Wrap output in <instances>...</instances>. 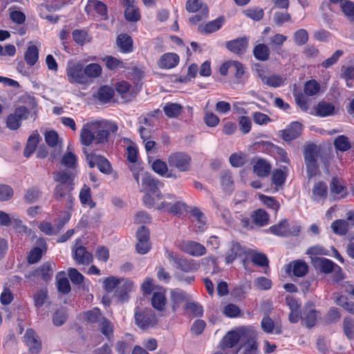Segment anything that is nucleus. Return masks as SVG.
Listing matches in <instances>:
<instances>
[{
  "label": "nucleus",
  "instance_id": "f257e3e1",
  "mask_svg": "<svg viewBox=\"0 0 354 354\" xmlns=\"http://www.w3.org/2000/svg\"><path fill=\"white\" fill-rule=\"evenodd\" d=\"M118 125L108 120H98L87 122L83 125L80 132V142L83 145H95L102 147L108 144L111 133H115Z\"/></svg>",
  "mask_w": 354,
  "mask_h": 354
},
{
  "label": "nucleus",
  "instance_id": "f03ea898",
  "mask_svg": "<svg viewBox=\"0 0 354 354\" xmlns=\"http://www.w3.org/2000/svg\"><path fill=\"white\" fill-rule=\"evenodd\" d=\"M185 8L189 12L196 13L189 19V21L192 24L196 25L206 20L208 17L209 9L203 0H187Z\"/></svg>",
  "mask_w": 354,
  "mask_h": 354
},
{
  "label": "nucleus",
  "instance_id": "7ed1b4c3",
  "mask_svg": "<svg viewBox=\"0 0 354 354\" xmlns=\"http://www.w3.org/2000/svg\"><path fill=\"white\" fill-rule=\"evenodd\" d=\"M135 324L142 330H147L153 326L157 322L154 312L148 308L137 307L134 314Z\"/></svg>",
  "mask_w": 354,
  "mask_h": 354
},
{
  "label": "nucleus",
  "instance_id": "20e7f679",
  "mask_svg": "<svg viewBox=\"0 0 354 354\" xmlns=\"http://www.w3.org/2000/svg\"><path fill=\"white\" fill-rule=\"evenodd\" d=\"M167 162L170 167L176 168L180 172H187L191 169L192 158L185 152L176 151L169 155Z\"/></svg>",
  "mask_w": 354,
  "mask_h": 354
},
{
  "label": "nucleus",
  "instance_id": "39448f33",
  "mask_svg": "<svg viewBox=\"0 0 354 354\" xmlns=\"http://www.w3.org/2000/svg\"><path fill=\"white\" fill-rule=\"evenodd\" d=\"M167 258L169 261H173L176 269L184 272H193L198 270L200 268V263L194 259H187L180 257L178 254L166 251Z\"/></svg>",
  "mask_w": 354,
  "mask_h": 354
},
{
  "label": "nucleus",
  "instance_id": "423d86ee",
  "mask_svg": "<svg viewBox=\"0 0 354 354\" xmlns=\"http://www.w3.org/2000/svg\"><path fill=\"white\" fill-rule=\"evenodd\" d=\"M66 72L68 81L71 84H84L88 82L84 75V65L80 62L68 63Z\"/></svg>",
  "mask_w": 354,
  "mask_h": 354
},
{
  "label": "nucleus",
  "instance_id": "0eeeda50",
  "mask_svg": "<svg viewBox=\"0 0 354 354\" xmlns=\"http://www.w3.org/2000/svg\"><path fill=\"white\" fill-rule=\"evenodd\" d=\"M30 111L24 106H20L15 109L13 113L8 115L6 119V127L10 130L18 129L21 124V120L28 118Z\"/></svg>",
  "mask_w": 354,
  "mask_h": 354
},
{
  "label": "nucleus",
  "instance_id": "6e6552de",
  "mask_svg": "<svg viewBox=\"0 0 354 354\" xmlns=\"http://www.w3.org/2000/svg\"><path fill=\"white\" fill-rule=\"evenodd\" d=\"M74 186L57 184L53 190V198L57 201H66V207L71 210L73 206L74 198L71 194Z\"/></svg>",
  "mask_w": 354,
  "mask_h": 354
},
{
  "label": "nucleus",
  "instance_id": "1a4fd4ad",
  "mask_svg": "<svg viewBox=\"0 0 354 354\" xmlns=\"http://www.w3.org/2000/svg\"><path fill=\"white\" fill-rule=\"evenodd\" d=\"M83 151L86 155V159L91 168L97 166L101 172L104 174L111 173V166L106 158L102 156L87 153L85 149H84Z\"/></svg>",
  "mask_w": 354,
  "mask_h": 354
},
{
  "label": "nucleus",
  "instance_id": "9d476101",
  "mask_svg": "<svg viewBox=\"0 0 354 354\" xmlns=\"http://www.w3.org/2000/svg\"><path fill=\"white\" fill-rule=\"evenodd\" d=\"M269 230L273 234L286 236L297 235L300 231V227L297 225L290 227L288 220L283 219L279 223L271 226Z\"/></svg>",
  "mask_w": 354,
  "mask_h": 354
},
{
  "label": "nucleus",
  "instance_id": "9b49d317",
  "mask_svg": "<svg viewBox=\"0 0 354 354\" xmlns=\"http://www.w3.org/2000/svg\"><path fill=\"white\" fill-rule=\"evenodd\" d=\"M142 185L145 189L151 192L158 199L162 198V194L158 190L163 187V183L153 177L149 174H145L142 180Z\"/></svg>",
  "mask_w": 354,
  "mask_h": 354
},
{
  "label": "nucleus",
  "instance_id": "f8f14e48",
  "mask_svg": "<svg viewBox=\"0 0 354 354\" xmlns=\"http://www.w3.org/2000/svg\"><path fill=\"white\" fill-rule=\"evenodd\" d=\"M180 250L193 257H201L205 254L207 252L204 245L193 241L183 242L180 245Z\"/></svg>",
  "mask_w": 354,
  "mask_h": 354
},
{
  "label": "nucleus",
  "instance_id": "ddd939ff",
  "mask_svg": "<svg viewBox=\"0 0 354 354\" xmlns=\"http://www.w3.org/2000/svg\"><path fill=\"white\" fill-rule=\"evenodd\" d=\"M80 240H77L73 248V258L78 264L88 265L93 261V255L82 245L78 246Z\"/></svg>",
  "mask_w": 354,
  "mask_h": 354
},
{
  "label": "nucleus",
  "instance_id": "4468645a",
  "mask_svg": "<svg viewBox=\"0 0 354 354\" xmlns=\"http://www.w3.org/2000/svg\"><path fill=\"white\" fill-rule=\"evenodd\" d=\"M248 46V39L246 37H239L238 39L227 41L225 47L231 52L241 55L247 50Z\"/></svg>",
  "mask_w": 354,
  "mask_h": 354
},
{
  "label": "nucleus",
  "instance_id": "2eb2a0df",
  "mask_svg": "<svg viewBox=\"0 0 354 354\" xmlns=\"http://www.w3.org/2000/svg\"><path fill=\"white\" fill-rule=\"evenodd\" d=\"M24 337L30 352L32 354H38L41 351V344L35 332L32 329H28Z\"/></svg>",
  "mask_w": 354,
  "mask_h": 354
},
{
  "label": "nucleus",
  "instance_id": "dca6fc26",
  "mask_svg": "<svg viewBox=\"0 0 354 354\" xmlns=\"http://www.w3.org/2000/svg\"><path fill=\"white\" fill-rule=\"evenodd\" d=\"M53 180L57 184L75 185V174L69 169H61L53 172Z\"/></svg>",
  "mask_w": 354,
  "mask_h": 354
},
{
  "label": "nucleus",
  "instance_id": "f3484780",
  "mask_svg": "<svg viewBox=\"0 0 354 354\" xmlns=\"http://www.w3.org/2000/svg\"><path fill=\"white\" fill-rule=\"evenodd\" d=\"M39 246L33 248L28 255V262L34 264L39 261L43 254L46 252V243L43 239H40L37 241Z\"/></svg>",
  "mask_w": 354,
  "mask_h": 354
},
{
  "label": "nucleus",
  "instance_id": "a211bd4d",
  "mask_svg": "<svg viewBox=\"0 0 354 354\" xmlns=\"http://www.w3.org/2000/svg\"><path fill=\"white\" fill-rule=\"evenodd\" d=\"M179 62V56L174 53H167L163 54L158 63L160 68L170 69L178 65Z\"/></svg>",
  "mask_w": 354,
  "mask_h": 354
},
{
  "label": "nucleus",
  "instance_id": "6ab92c4d",
  "mask_svg": "<svg viewBox=\"0 0 354 354\" xmlns=\"http://www.w3.org/2000/svg\"><path fill=\"white\" fill-rule=\"evenodd\" d=\"M302 125L298 122L291 123L282 131V138L286 141H291L298 138L301 133Z\"/></svg>",
  "mask_w": 354,
  "mask_h": 354
},
{
  "label": "nucleus",
  "instance_id": "aec40b11",
  "mask_svg": "<svg viewBox=\"0 0 354 354\" xmlns=\"http://www.w3.org/2000/svg\"><path fill=\"white\" fill-rule=\"evenodd\" d=\"M245 255L250 257L252 262L258 266H268V259L263 253L248 248V250H245Z\"/></svg>",
  "mask_w": 354,
  "mask_h": 354
},
{
  "label": "nucleus",
  "instance_id": "412c9836",
  "mask_svg": "<svg viewBox=\"0 0 354 354\" xmlns=\"http://www.w3.org/2000/svg\"><path fill=\"white\" fill-rule=\"evenodd\" d=\"M291 269L295 276L301 277L308 272V266L305 261L297 260L289 263L287 272H290Z\"/></svg>",
  "mask_w": 354,
  "mask_h": 354
},
{
  "label": "nucleus",
  "instance_id": "4be33fe9",
  "mask_svg": "<svg viewBox=\"0 0 354 354\" xmlns=\"http://www.w3.org/2000/svg\"><path fill=\"white\" fill-rule=\"evenodd\" d=\"M223 23V18L219 17L215 20L211 21L205 25L200 24L198 26V30L201 33L210 34L219 30Z\"/></svg>",
  "mask_w": 354,
  "mask_h": 354
},
{
  "label": "nucleus",
  "instance_id": "5701e85b",
  "mask_svg": "<svg viewBox=\"0 0 354 354\" xmlns=\"http://www.w3.org/2000/svg\"><path fill=\"white\" fill-rule=\"evenodd\" d=\"M328 187L325 183L318 182L314 185L313 188V198L316 202L324 200L327 197Z\"/></svg>",
  "mask_w": 354,
  "mask_h": 354
},
{
  "label": "nucleus",
  "instance_id": "b1692460",
  "mask_svg": "<svg viewBox=\"0 0 354 354\" xmlns=\"http://www.w3.org/2000/svg\"><path fill=\"white\" fill-rule=\"evenodd\" d=\"M317 313L315 309H307L304 310L302 315H301V319L302 323L308 328H312L317 322Z\"/></svg>",
  "mask_w": 354,
  "mask_h": 354
},
{
  "label": "nucleus",
  "instance_id": "393cba45",
  "mask_svg": "<svg viewBox=\"0 0 354 354\" xmlns=\"http://www.w3.org/2000/svg\"><path fill=\"white\" fill-rule=\"evenodd\" d=\"M315 111L317 115L320 117H326L333 115L335 113V107L330 102L322 101L317 105Z\"/></svg>",
  "mask_w": 354,
  "mask_h": 354
},
{
  "label": "nucleus",
  "instance_id": "a878e982",
  "mask_svg": "<svg viewBox=\"0 0 354 354\" xmlns=\"http://www.w3.org/2000/svg\"><path fill=\"white\" fill-rule=\"evenodd\" d=\"M315 265L322 272L330 273L336 268L335 263L331 260L323 257H317L315 259Z\"/></svg>",
  "mask_w": 354,
  "mask_h": 354
},
{
  "label": "nucleus",
  "instance_id": "bb28decb",
  "mask_svg": "<svg viewBox=\"0 0 354 354\" xmlns=\"http://www.w3.org/2000/svg\"><path fill=\"white\" fill-rule=\"evenodd\" d=\"M270 50L265 44H259L253 49L254 57L259 61L266 62L270 58Z\"/></svg>",
  "mask_w": 354,
  "mask_h": 354
},
{
  "label": "nucleus",
  "instance_id": "cd10ccee",
  "mask_svg": "<svg viewBox=\"0 0 354 354\" xmlns=\"http://www.w3.org/2000/svg\"><path fill=\"white\" fill-rule=\"evenodd\" d=\"M98 328L101 333L111 342L113 338V324L106 317L101 319L98 324Z\"/></svg>",
  "mask_w": 354,
  "mask_h": 354
},
{
  "label": "nucleus",
  "instance_id": "c85d7f7f",
  "mask_svg": "<svg viewBox=\"0 0 354 354\" xmlns=\"http://www.w3.org/2000/svg\"><path fill=\"white\" fill-rule=\"evenodd\" d=\"M254 172L260 177L268 176L271 170L270 165L263 159H259L253 166Z\"/></svg>",
  "mask_w": 354,
  "mask_h": 354
},
{
  "label": "nucleus",
  "instance_id": "c756f323",
  "mask_svg": "<svg viewBox=\"0 0 354 354\" xmlns=\"http://www.w3.org/2000/svg\"><path fill=\"white\" fill-rule=\"evenodd\" d=\"M53 266H55L54 263H44L35 271V275L41 276L44 281H49L53 274Z\"/></svg>",
  "mask_w": 354,
  "mask_h": 354
},
{
  "label": "nucleus",
  "instance_id": "7c9ffc66",
  "mask_svg": "<svg viewBox=\"0 0 354 354\" xmlns=\"http://www.w3.org/2000/svg\"><path fill=\"white\" fill-rule=\"evenodd\" d=\"M240 340V335L235 331L227 333L223 338L221 347L224 350L225 348H232L237 344Z\"/></svg>",
  "mask_w": 354,
  "mask_h": 354
},
{
  "label": "nucleus",
  "instance_id": "2f4dec72",
  "mask_svg": "<svg viewBox=\"0 0 354 354\" xmlns=\"http://www.w3.org/2000/svg\"><path fill=\"white\" fill-rule=\"evenodd\" d=\"M117 44L121 51L124 53L131 52L133 48V40L131 37L127 34L118 35Z\"/></svg>",
  "mask_w": 354,
  "mask_h": 354
},
{
  "label": "nucleus",
  "instance_id": "473e14b6",
  "mask_svg": "<svg viewBox=\"0 0 354 354\" xmlns=\"http://www.w3.org/2000/svg\"><path fill=\"white\" fill-rule=\"evenodd\" d=\"M39 141V135L37 133H32L28 139L26 146L24 151L25 157H30L35 151Z\"/></svg>",
  "mask_w": 354,
  "mask_h": 354
},
{
  "label": "nucleus",
  "instance_id": "72a5a7b5",
  "mask_svg": "<svg viewBox=\"0 0 354 354\" xmlns=\"http://www.w3.org/2000/svg\"><path fill=\"white\" fill-rule=\"evenodd\" d=\"M166 302L165 293L161 292H153L151 298V304L155 309L159 311L165 310Z\"/></svg>",
  "mask_w": 354,
  "mask_h": 354
},
{
  "label": "nucleus",
  "instance_id": "f704fd0d",
  "mask_svg": "<svg viewBox=\"0 0 354 354\" xmlns=\"http://www.w3.org/2000/svg\"><path fill=\"white\" fill-rule=\"evenodd\" d=\"M95 10V12L101 16L106 15L107 9L106 5L102 1L97 0H89L85 7V10L89 12L91 10Z\"/></svg>",
  "mask_w": 354,
  "mask_h": 354
},
{
  "label": "nucleus",
  "instance_id": "c9c22d12",
  "mask_svg": "<svg viewBox=\"0 0 354 354\" xmlns=\"http://www.w3.org/2000/svg\"><path fill=\"white\" fill-rule=\"evenodd\" d=\"M187 298V295L183 290L176 288L171 290V299L173 303L172 308L175 310L176 308L185 301Z\"/></svg>",
  "mask_w": 354,
  "mask_h": 354
},
{
  "label": "nucleus",
  "instance_id": "e433bc0d",
  "mask_svg": "<svg viewBox=\"0 0 354 354\" xmlns=\"http://www.w3.org/2000/svg\"><path fill=\"white\" fill-rule=\"evenodd\" d=\"M319 153V148L315 144L308 145L305 148L304 159L305 162H317Z\"/></svg>",
  "mask_w": 354,
  "mask_h": 354
},
{
  "label": "nucleus",
  "instance_id": "4c0bfd02",
  "mask_svg": "<svg viewBox=\"0 0 354 354\" xmlns=\"http://www.w3.org/2000/svg\"><path fill=\"white\" fill-rule=\"evenodd\" d=\"M288 169L286 166L283 169L274 170L272 176V183L277 186L283 185L288 176Z\"/></svg>",
  "mask_w": 354,
  "mask_h": 354
},
{
  "label": "nucleus",
  "instance_id": "58836bf2",
  "mask_svg": "<svg viewBox=\"0 0 354 354\" xmlns=\"http://www.w3.org/2000/svg\"><path fill=\"white\" fill-rule=\"evenodd\" d=\"M287 39L288 37L286 35L279 33L275 34L272 37H270V45L272 50L279 53L283 43L287 40Z\"/></svg>",
  "mask_w": 354,
  "mask_h": 354
},
{
  "label": "nucleus",
  "instance_id": "ea45409f",
  "mask_svg": "<svg viewBox=\"0 0 354 354\" xmlns=\"http://www.w3.org/2000/svg\"><path fill=\"white\" fill-rule=\"evenodd\" d=\"M261 328L263 330L267 333H272L274 331L276 334H281V327L276 326L274 327V324L273 320L269 317H264L261 321Z\"/></svg>",
  "mask_w": 354,
  "mask_h": 354
},
{
  "label": "nucleus",
  "instance_id": "a19ab883",
  "mask_svg": "<svg viewBox=\"0 0 354 354\" xmlns=\"http://www.w3.org/2000/svg\"><path fill=\"white\" fill-rule=\"evenodd\" d=\"M39 57V51L36 46L32 45L27 48L25 53L24 59L26 63L30 66H34Z\"/></svg>",
  "mask_w": 354,
  "mask_h": 354
},
{
  "label": "nucleus",
  "instance_id": "79ce46f5",
  "mask_svg": "<svg viewBox=\"0 0 354 354\" xmlns=\"http://www.w3.org/2000/svg\"><path fill=\"white\" fill-rule=\"evenodd\" d=\"M349 224L347 221L339 219L333 221L331 228L333 232L338 235H344L348 232Z\"/></svg>",
  "mask_w": 354,
  "mask_h": 354
},
{
  "label": "nucleus",
  "instance_id": "37998d69",
  "mask_svg": "<svg viewBox=\"0 0 354 354\" xmlns=\"http://www.w3.org/2000/svg\"><path fill=\"white\" fill-rule=\"evenodd\" d=\"M80 200L83 205H88L91 208L95 206V203L91 198V189L84 185L80 193Z\"/></svg>",
  "mask_w": 354,
  "mask_h": 354
},
{
  "label": "nucleus",
  "instance_id": "c03bdc74",
  "mask_svg": "<svg viewBox=\"0 0 354 354\" xmlns=\"http://www.w3.org/2000/svg\"><path fill=\"white\" fill-rule=\"evenodd\" d=\"M86 80L88 78H96L102 74V67L97 64H90L84 67Z\"/></svg>",
  "mask_w": 354,
  "mask_h": 354
},
{
  "label": "nucleus",
  "instance_id": "a18cd8bd",
  "mask_svg": "<svg viewBox=\"0 0 354 354\" xmlns=\"http://www.w3.org/2000/svg\"><path fill=\"white\" fill-rule=\"evenodd\" d=\"M114 95V90L107 86H102L97 92V99L102 103L109 102Z\"/></svg>",
  "mask_w": 354,
  "mask_h": 354
},
{
  "label": "nucleus",
  "instance_id": "49530a36",
  "mask_svg": "<svg viewBox=\"0 0 354 354\" xmlns=\"http://www.w3.org/2000/svg\"><path fill=\"white\" fill-rule=\"evenodd\" d=\"M182 109V106L177 103H169L163 107L165 115L169 118L177 117L180 114Z\"/></svg>",
  "mask_w": 354,
  "mask_h": 354
},
{
  "label": "nucleus",
  "instance_id": "de8ad7c7",
  "mask_svg": "<svg viewBox=\"0 0 354 354\" xmlns=\"http://www.w3.org/2000/svg\"><path fill=\"white\" fill-rule=\"evenodd\" d=\"M320 91V84L315 80L307 81L304 87V93L308 96H314Z\"/></svg>",
  "mask_w": 354,
  "mask_h": 354
},
{
  "label": "nucleus",
  "instance_id": "09e8293b",
  "mask_svg": "<svg viewBox=\"0 0 354 354\" xmlns=\"http://www.w3.org/2000/svg\"><path fill=\"white\" fill-rule=\"evenodd\" d=\"M330 191L333 194L339 195L341 198H344L347 193L345 187L342 185L338 178L334 177L330 183Z\"/></svg>",
  "mask_w": 354,
  "mask_h": 354
},
{
  "label": "nucleus",
  "instance_id": "8fccbe9b",
  "mask_svg": "<svg viewBox=\"0 0 354 354\" xmlns=\"http://www.w3.org/2000/svg\"><path fill=\"white\" fill-rule=\"evenodd\" d=\"M253 221L259 226H264L268 224L269 221L268 214L263 209H258L252 215Z\"/></svg>",
  "mask_w": 354,
  "mask_h": 354
},
{
  "label": "nucleus",
  "instance_id": "3c124183",
  "mask_svg": "<svg viewBox=\"0 0 354 354\" xmlns=\"http://www.w3.org/2000/svg\"><path fill=\"white\" fill-rule=\"evenodd\" d=\"M99 308H94L84 314V319L90 323H100L101 319L104 318Z\"/></svg>",
  "mask_w": 354,
  "mask_h": 354
},
{
  "label": "nucleus",
  "instance_id": "603ef678",
  "mask_svg": "<svg viewBox=\"0 0 354 354\" xmlns=\"http://www.w3.org/2000/svg\"><path fill=\"white\" fill-rule=\"evenodd\" d=\"M343 13L351 22H354V3L349 0H344L340 5Z\"/></svg>",
  "mask_w": 354,
  "mask_h": 354
},
{
  "label": "nucleus",
  "instance_id": "864d4df0",
  "mask_svg": "<svg viewBox=\"0 0 354 354\" xmlns=\"http://www.w3.org/2000/svg\"><path fill=\"white\" fill-rule=\"evenodd\" d=\"M105 62L106 67L109 70H116L118 68H125V64L115 57L112 56H106L103 59Z\"/></svg>",
  "mask_w": 354,
  "mask_h": 354
},
{
  "label": "nucleus",
  "instance_id": "5fc2aeb1",
  "mask_svg": "<svg viewBox=\"0 0 354 354\" xmlns=\"http://www.w3.org/2000/svg\"><path fill=\"white\" fill-rule=\"evenodd\" d=\"M68 318L67 313L65 308H62L56 310L53 316V323L56 326H62Z\"/></svg>",
  "mask_w": 354,
  "mask_h": 354
},
{
  "label": "nucleus",
  "instance_id": "6e6d98bb",
  "mask_svg": "<svg viewBox=\"0 0 354 354\" xmlns=\"http://www.w3.org/2000/svg\"><path fill=\"white\" fill-rule=\"evenodd\" d=\"M293 39L297 46L306 44L308 40V32L303 28L297 30L293 35Z\"/></svg>",
  "mask_w": 354,
  "mask_h": 354
},
{
  "label": "nucleus",
  "instance_id": "4d7b16f0",
  "mask_svg": "<svg viewBox=\"0 0 354 354\" xmlns=\"http://www.w3.org/2000/svg\"><path fill=\"white\" fill-rule=\"evenodd\" d=\"M334 145L336 149L346 151L351 148V144L348 139L345 136H339L334 141Z\"/></svg>",
  "mask_w": 354,
  "mask_h": 354
},
{
  "label": "nucleus",
  "instance_id": "13d9d810",
  "mask_svg": "<svg viewBox=\"0 0 354 354\" xmlns=\"http://www.w3.org/2000/svg\"><path fill=\"white\" fill-rule=\"evenodd\" d=\"M124 16L126 19L129 21H138L140 19L139 10L133 5L127 7Z\"/></svg>",
  "mask_w": 354,
  "mask_h": 354
},
{
  "label": "nucleus",
  "instance_id": "bf43d9fd",
  "mask_svg": "<svg viewBox=\"0 0 354 354\" xmlns=\"http://www.w3.org/2000/svg\"><path fill=\"white\" fill-rule=\"evenodd\" d=\"M262 82L269 86L279 87L283 84V79L279 75H272L270 76H263L261 77Z\"/></svg>",
  "mask_w": 354,
  "mask_h": 354
},
{
  "label": "nucleus",
  "instance_id": "052dcab7",
  "mask_svg": "<svg viewBox=\"0 0 354 354\" xmlns=\"http://www.w3.org/2000/svg\"><path fill=\"white\" fill-rule=\"evenodd\" d=\"M152 169L161 176H165L168 171L167 163L160 159H157L153 162Z\"/></svg>",
  "mask_w": 354,
  "mask_h": 354
},
{
  "label": "nucleus",
  "instance_id": "680f3d73",
  "mask_svg": "<svg viewBox=\"0 0 354 354\" xmlns=\"http://www.w3.org/2000/svg\"><path fill=\"white\" fill-rule=\"evenodd\" d=\"M61 163L68 169L74 168L77 165V158L71 151H68L62 158Z\"/></svg>",
  "mask_w": 354,
  "mask_h": 354
},
{
  "label": "nucleus",
  "instance_id": "e2e57ef3",
  "mask_svg": "<svg viewBox=\"0 0 354 354\" xmlns=\"http://www.w3.org/2000/svg\"><path fill=\"white\" fill-rule=\"evenodd\" d=\"M185 309L195 317L202 316L203 313L202 306L194 301H187L185 304Z\"/></svg>",
  "mask_w": 354,
  "mask_h": 354
},
{
  "label": "nucleus",
  "instance_id": "0e129e2a",
  "mask_svg": "<svg viewBox=\"0 0 354 354\" xmlns=\"http://www.w3.org/2000/svg\"><path fill=\"white\" fill-rule=\"evenodd\" d=\"M251 288V286L249 283L245 282L241 285L235 287L232 290V295L234 297L242 299L245 297V294L248 290Z\"/></svg>",
  "mask_w": 354,
  "mask_h": 354
},
{
  "label": "nucleus",
  "instance_id": "69168bd1",
  "mask_svg": "<svg viewBox=\"0 0 354 354\" xmlns=\"http://www.w3.org/2000/svg\"><path fill=\"white\" fill-rule=\"evenodd\" d=\"M14 194L12 188L4 184H0V201H8L10 200Z\"/></svg>",
  "mask_w": 354,
  "mask_h": 354
},
{
  "label": "nucleus",
  "instance_id": "338daca9",
  "mask_svg": "<svg viewBox=\"0 0 354 354\" xmlns=\"http://www.w3.org/2000/svg\"><path fill=\"white\" fill-rule=\"evenodd\" d=\"M162 198L164 200L156 205V208L158 209H165L167 211L169 208V206L176 201V196L170 194H168L164 196H162Z\"/></svg>",
  "mask_w": 354,
  "mask_h": 354
},
{
  "label": "nucleus",
  "instance_id": "774afa93",
  "mask_svg": "<svg viewBox=\"0 0 354 354\" xmlns=\"http://www.w3.org/2000/svg\"><path fill=\"white\" fill-rule=\"evenodd\" d=\"M41 196L39 189L37 187H30L24 196V199L27 203H32L39 199Z\"/></svg>",
  "mask_w": 354,
  "mask_h": 354
}]
</instances>
